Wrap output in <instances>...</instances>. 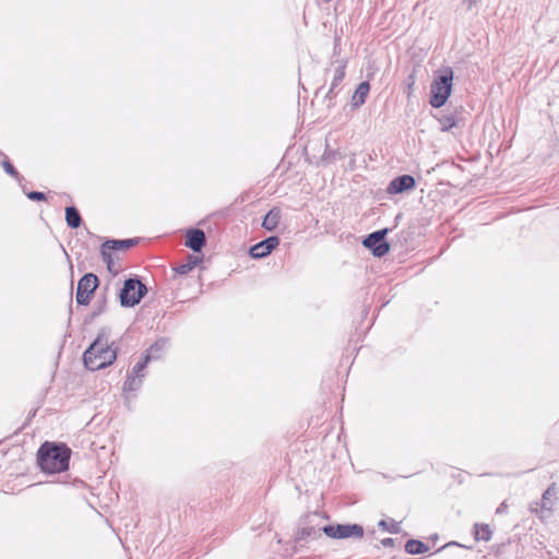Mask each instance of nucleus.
Returning a JSON list of instances; mask_svg holds the SVG:
<instances>
[{
    "instance_id": "26",
    "label": "nucleus",
    "mask_w": 559,
    "mask_h": 559,
    "mask_svg": "<svg viewBox=\"0 0 559 559\" xmlns=\"http://www.w3.org/2000/svg\"><path fill=\"white\" fill-rule=\"evenodd\" d=\"M378 527L381 531L388 532L390 534H399L401 532L400 523L394 521L393 519H391V520H384V519L380 520L378 522Z\"/></svg>"
},
{
    "instance_id": "30",
    "label": "nucleus",
    "mask_w": 559,
    "mask_h": 559,
    "mask_svg": "<svg viewBox=\"0 0 559 559\" xmlns=\"http://www.w3.org/2000/svg\"><path fill=\"white\" fill-rule=\"evenodd\" d=\"M415 82H416V70L414 69L407 75V78L405 80V87H406L405 93L407 94L408 97L413 94Z\"/></svg>"
},
{
    "instance_id": "32",
    "label": "nucleus",
    "mask_w": 559,
    "mask_h": 559,
    "mask_svg": "<svg viewBox=\"0 0 559 559\" xmlns=\"http://www.w3.org/2000/svg\"><path fill=\"white\" fill-rule=\"evenodd\" d=\"M341 40H342L341 35L335 33L334 40H333V58L340 56V53H341V50H342Z\"/></svg>"
},
{
    "instance_id": "14",
    "label": "nucleus",
    "mask_w": 559,
    "mask_h": 559,
    "mask_svg": "<svg viewBox=\"0 0 559 559\" xmlns=\"http://www.w3.org/2000/svg\"><path fill=\"white\" fill-rule=\"evenodd\" d=\"M322 531L320 528H316L314 526H304L297 528V531L294 534V550L296 551V548L302 547L309 540H314L321 537Z\"/></svg>"
},
{
    "instance_id": "35",
    "label": "nucleus",
    "mask_w": 559,
    "mask_h": 559,
    "mask_svg": "<svg viewBox=\"0 0 559 559\" xmlns=\"http://www.w3.org/2000/svg\"><path fill=\"white\" fill-rule=\"evenodd\" d=\"M409 233H406V231H401L400 234L396 235V238L400 242H406L407 241V237H408Z\"/></svg>"
},
{
    "instance_id": "23",
    "label": "nucleus",
    "mask_w": 559,
    "mask_h": 559,
    "mask_svg": "<svg viewBox=\"0 0 559 559\" xmlns=\"http://www.w3.org/2000/svg\"><path fill=\"white\" fill-rule=\"evenodd\" d=\"M472 534L475 540H489V524L488 523H475L472 530Z\"/></svg>"
},
{
    "instance_id": "9",
    "label": "nucleus",
    "mask_w": 559,
    "mask_h": 559,
    "mask_svg": "<svg viewBox=\"0 0 559 559\" xmlns=\"http://www.w3.org/2000/svg\"><path fill=\"white\" fill-rule=\"evenodd\" d=\"M281 243V239L276 235H271L259 242L250 246L248 254L251 259L260 260L266 258L275 250Z\"/></svg>"
},
{
    "instance_id": "41",
    "label": "nucleus",
    "mask_w": 559,
    "mask_h": 559,
    "mask_svg": "<svg viewBox=\"0 0 559 559\" xmlns=\"http://www.w3.org/2000/svg\"><path fill=\"white\" fill-rule=\"evenodd\" d=\"M485 154H489V146L485 150Z\"/></svg>"
},
{
    "instance_id": "3",
    "label": "nucleus",
    "mask_w": 559,
    "mask_h": 559,
    "mask_svg": "<svg viewBox=\"0 0 559 559\" xmlns=\"http://www.w3.org/2000/svg\"><path fill=\"white\" fill-rule=\"evenodd\" d=\"M454 71L449 66L438 69L430 85L429 105L432 108L443 107L453 91Z\"/></svg>"
},
{
    "instance_id": "11",
    "label": "nucleus",
    "mask_w": 559,
    "mask_h": 559,
    "mask_svg": "<svg viewBox=\"0 0 559 559\" xmlns=\"http://www.w3.org/2000/svg\"><path fill=\"white\" fill-rule=\"evenodd\" d=\"M185 236V246L189 248L192 252L201 253L202 250L205 248L206 236L202 229L195 227L187 228Z\"/></svg>"
},
{
    "instance_id": "6",
    "label": "nucleus",
    "mask_w": 559,
    "mask_h": 559,
    "mask_svg": "<svg viewBox=\"0 0 559 559\" xmlns=\"http://www.w3.org/2000/svg\"><path fill=\"white\" fill-rule=\"evenodd\" d=\"M390 231L391 228L388 227L374 230L364 236L361 243L374 258H383L391 249V243L388 240Z\"/></svg>"
},
{
    "instance_id": "1",
    "label": "nucleus",
    "mask_w": 559,
    "mask_h": 559,
    "mask_svg": "<svg viewBox=\"0 0 559 559\" xmlns=\"http://www.w3.org/2000/svg\"><path fill=\"white\" fill-rule=\"evenodd\" d=\"M110 328L103 326L96 337L85 348L82 355L84 367L90 371H99L115 364L120 347L116 342H109Z\"/></svg>"
},
{
    "instance_id": "7",
    "label": "nucleus",
    "mask_w": 559,
    "mask_h": 559,
    "mask_svg": "<svg viewBox=\"0 0 559 559\" xmlns=\"http://www.w3.org/2000/svg\"><path fill=\"white\" fill-rule=\"evenodd\" d=\"M99 284V277L95 273L87 272L83 274L76 286L75 300L78 306H88Z\"/></svg>"
},
{
    "instance_id": "38",
    "label": "nucleus",
    "mask_w": 559,
    "mask_h": 559,
    "mask_svg": "<svg viewBox=\"0 0 559 559\" xmlns=\"http://www.w3.org/2000/svg\"><path fill=\"white\" fill-rule=\"evenodd\" d=\"M401 217H402V213H399V214L395 216V219H394L395 224H397V222H400Z\"/></svg>"
},
{
    "instance_id": "10",
    "label": "nucleus",
    "mask_w": 559,
    "mask_h": 559,
    "mask_svg": "<svg viewBox=\"0 0 559 559\" xmlns=\"http://www.w3.org/2000/svg\"><path fill=\"white\" fill-rule=\"evenodd\" d=\"M335 62H337L338 64L334 70V75H333L331 86L328 90V92L324 94V97H323L324 102H329L328 103L329 108L332 107L331 100L333 98H335V96H336L335 90L342 84V82L344 81L345 75H346L345 70L347 67V59H341V60L336 59Z\"/></svg>"
},
{
    "instance_id": "16",
    "label": "nucleus",
    "mask_w": 559,
    "mask_h": 559,
    "mask_svg": "<svg viewBox=\"0 0 559 559\" xmlns=\"http://www.w3.org/2000/svg\"><path fill=\"white\" fill-rule=\"evenodd\" d=\"M282 218L283 213L281 207L273 206L263 215L261 227L266 231H274L280 227Z\"/></svg>"
},
{
    "instance_id": "25",
    "label": "nucleus",
    "mask_w": 559,
    "mask_h": 559,
    "mask_svg": "<svg viewBox=\"0 0 559 559\" xmlns=\"http://www.w3.org/2000/svg\"><path fill=\"white\" fill-rule=\"evenodd\" d=\"M148 364H150V358H147V355L142 354L139 361L132 367V369L130 371H128V373L144 378L145 377L144 371L147 368Z\"/></svg>"
},
{
    "instance_id": "5",
    "label": "nucleus",
    "mask_w": 559,
    "mask_h": 559,
    "mask_svg": "<svg viewBox=\"0 0 559 559\" xmlns=\"http://www.w3.org/2000/svg\"><path fill=\"white\" fill-rule=\"evenodd\" d=\"M322 533L331 539H361L365 528L359 523H329L321 527Z\"/></svg>"
},
{
    "instance_id": "8",
    "label": "nucleus",
    "mask_w": 559,
    "mask_h": 559,
    "mask_svg": "<svg viewBox=\"0 0 559 559\" xmlns=\"http://www.w3.org/2000/svg\"><path fill=\"white\" fill-rule=\"evenodd\" d=\"M417 187V180L411 174H403L394 177L386 186L385 192L389 195H397L411 192Z\"/></svg>"
},
{
    "instance_id": "31",
    "label": "nucleus",
    "mask_w": 559,
    "mask_h": 559,
    "mask_svg": "<svg viewBox=\"0 0 559 559\" xmlns=\"http://www.w3.org/2000/svg\"><path fill=\"white\" fill-rule=\"evenodd\" d=\"M556 493H557V489H556L555 486L549 487L545 491V493L543 496V509H547V510L550 509V507L548 506V502H549L551 497L556 496Z\"/></svg>"
},
{
    "instance_id": "29",
    "label": "nucleus",
    "mask_w": 559,
    "mask_h": 559,
    "mask_svg": "<svg viewBox=\"0 0 559 559\" xmlns=\"http://www.w3.org/2000/svg\"><path fill=\"white\" fill-rule=\"evenodd\" d=\"M459 120L454 115H444L440 118L441 131H449L454 127H457Z\"/></svg>"
},
{
    "instance_id": "4",
    "label": "nucleus",
    "mask_w": 559,
    "mask_h": 559,
    "mask_svg": "<svg viewBox=\"0 0 559 559\" xmlns=\"http://www.w3.org/2000/svg\"><path fill=\"white\" fill-rule=\"evenodd\" d=\"M147 292V286L143 283L142 277L132 275L123 281L117 296L122 308H133L142 301Z\"/></svg>"
},
{
    "instance_id": "22",
    "label": "nucleus",
    "mask_w": 559,
    "mask_h": 559,
    "mask_svg": "<svg viewBox=\"0 0 559 559\" xmlns=\"http://www.w3.org/2000/svg\"><path fill=\"white\" fill-rule=\"evenodd\" d=\"M404 548L408 555H424L430 549L426 543L416 538H409Z\"/></svg>"
},
{
    "instance_id": "27",
    "label": "nucleus",
    "mask_w": 559,
    "mask_h": 559,
    "mask_svg": "<svg viewBox=\"0 0 559 559\" xmlns=\"http://www.w3.org/2000/svg\"><path fill=\"white\" fill-rule=\"evenodd\" d=\"M99 254H100L103 262L106 264V269L110 273H117L118 271L115 270V263H116L115 254H111L108 250L103 249L102 247L99 248Z\"/></svg>"
},
{
    "instance_id": "37",
    "label": "nucleus",
    "mask_w": 559,
    "mask_h": 559,
    "mask_svg": "<svg viewBox=\"0 0 559 559\" xmlns=\"http://www.w3.org/2000/svg\"><path fill=\"white\" fill-rule=\"evenodd\" d=\"M469 7H472L473 4H475L478 0H465Z\"/></svg>"
},
{
    "instance_id": "42",
    "label": "nucleus",
    "mask_w": 559,
    "mask_h": 559,
    "mask_svg": "<svg viewBox=\"0 0 559 559\" xmlns=\"http://www.w3.org/2000/svg\"><path fill=\"white\" fill-rule=\"evenodd\" d=\"M431 538H432V539H437V538H438V535L436 534V535L431 536Z\"/></svg>"
},
{
    "instance_id": "24",
    "label": "nucleus",
    "mask_w": 559,
    "mask_h": 559,
    "mask_svg": "<svg viewBox=\"0 0 559 559\" xmlns=\"http://www.w3.org/2000/svg\"><path fill=\"white\" fill-rule=\"evenodd\" d=\"M342 158H343V155L338 150H333L330 147V145L328 143L325 144L324 152L321 156V162L324 165L332 164L336 159H342Z\"/></svg>"
},
{
    "instance_id": "18",
    "label": "nucleus",
    "mask_w": 559,
    "mask_h": 559,
    "mask_svg": "<svg viewBox=\"0 0 559 559\" xmlns=\"http://www.w3.org/2000/svg\"><path fill=\"white\" fill-rule=\"evenodd\" d=\"M370 83L368 81H361L355 88L352 96L350 105L354 109L361 107L370 93Z\"/></svg>"
},
{
    "instance_id": "19",
    "label": "nucleus",
    "mask_w": 559,
    "mask_h": 559,
    "mask_svg": "<svg viewBox=\"0 0 559 559\" xmlns=\"http://www.w3.org/2000/svg\"><path fill=\"white\" fill-rule=\"evenodd\" d=\"M0 157H2L0 165L3 168L4 173L11 178H13L19 183V186H22V182H25L24 176L19 173V170L14 167V165L4 152L0 151Z\"/></svg>"
},
{
    "instance_id": "40",
    "label": "nucleus",
    "mask_w": 559,
    "mask_h": 559,
    "mask_svg": "<svg viewBox=\"0 0 559 559\" xmlns=\"http://www.w3.org/2000/svg\"><path fill=\"white\" fill-rule=\"evenodd\" d=\"M367 313H368V310L365 309L364 312H362V316H367Z\"/></svg>"
},
{
    "instance_id": "13",
    "label": "nucleus",
    "mask_w": 559,
    "mask_h": 559,
    "mask_svg": "<svg viewBox=\"0 0 559 559\" xmlns=\"http://www.w3.org/2000/svg\"><path fill=\"white\" fill-rule=\"evenodd\" d=\"M139 242L140 238L138 237L123 239L108 238L100 245V247L114 254L115 252H126Z\"/></svg>"
},
{
    "instance_id": "28",
    "label": "nucleus",
    "mask_w": 559,
    "mask_h": 559,
    "mask_svg": "<svg viewBox=\"0 0 559 559\" xmlns=\"http://www.w3.org/2000/svg\"><path fill=\"white\" fill-rule=\"evenodd\" d=\"M23 193L26 195V198L34 202H45L47 201V194L41 191H28L26 189L25 182H22V186H20Z\"/></svg>"
},
{
    "instance_id": "15",
    "label": "nucleus",
    "mask_w": 559,
    "mask_h": 559,
    "mask_svg": "<svg viewBox=\"0 0 559 559\" xmlns=\"http://www.w3.org/2000/svg\"><path fill=\"white\" fill-rule=\"evenodd\" d=\"M108 290L109 287L105 286L99 293L97 300L94 304L92 312L84 318L85 325L91 324L97 317L106 312L108 305Z\"/></svg>"
},
{
    "instance_id": "17",
    "label": "nucleus",
    "mask_w": 559,
    "mask_h": 559,
    "mask_svg": "<svg viewBox=\"0 0 559 559\" xmlns=\"http://www.w3.org/2000/svg\"><path fill=\"white\" fill-rule=\"evenodd\" d=\"M168 345H169L168 337H158L142 354L147 355V358H150V362H152V361L163 358Z\"/></svg>"
},
{
    "instance_id": "36",
    "label": "nucleus",
    "mask_w": 559,
    "mask_h": 559,
    "mask_svg": "<svg viewBox=\"0 0 559 559\" xmlns=\"http://www.w3.org/2000/svg\"><path fill=\"white\" fill-rule=\"evenodd\" d=\"M323 88H324V85H321L320 87H318L316 91V96H319V94L323 91Z\"/></svg>"
},
{
    "instance_id": "33",
    "label": "nucleus",
    "mask_w": 559,
    "mask_h": 559,
    "mask_svg": "<svg viewBox=\"0 0 559 559\" xmlns=\"http://www.w3.org/2000/svg\"><path fill=\"white\" fill-rule=\"evenodd\" d=\"M380 544L383 546V547H394L395 546V539L392 538V537H385L383 539H381Z\"/></svg>"
},
{
    "instance_id": "2",
    "label": "nucleus",
    "mask_w": 559,
    "mask_h": 559,
    "mask_svg": "<svg viewBox=\"0 0 559 559\" xmlns=\"http://www.w3.org/2000/svg\"><path fill=\"white\" fill-rule=\"evenodd\" d=\"M71 448L64 442L45 441L36 452V465L45 475L61 474L69 469Z\"/></svg>"
},
{
    "instance_id": "12",
    "label": "nucleus",
    "mask_w": 559,
    "mask_h": 559,
    "mask_svg": "<svg viewBox=\"0 0 559 559\" xmlns=\"http://www.w3.org/2000/svg\"><path fill=\"white\" fill-rule=\"evenodd\" d=\"M143 379L144 378H142V377L134 376V374L127 372V377L122 384V392H123L124 404L129 409H131L130 404L132 402V399L135 397V394L134 395H131V394L138 392L142 388Z\"/></svg>"
},
{
    "instance_id": "34",
    "label": "nucleus",
    "mask_w": 559,
    "mask_h": 559,
    "mask_svg": "<svg viewBox=\"0 0 559 559\" xmlns=\"http://www.w3.org/2000/svg\"><path fill=\"white\" fill-rule=\"evenodd\" d=\"M451 546L464 547V545H462V544H460V543H457V542H450V543H448V544L443 545L442 547H440V548L437 550V552H439V551L443 550V549H444V548H447V547H451ZM465 548H467V547L465 546Z\"/></svg>"
},
{
    "instance_id": "21",
    "label": "nucleus",
    "mask_w": 559,
    "mask_h": 559,
    "mask_svg": "<svg viewBox=\"0 0 559 559\" xmlns=\"http://www.w3.org/2000/svg\"><path fill=\"white\" fill-rule=\"evenodd\" d=\"M202 262V258L190 255L188 261L173 266V271L177 275H187L193 271L198 264Z\"/></svg>"
},
{
    "instance_id": "20",
    "label": "nucleus",
    "mask_w": 559,
    "mask_h": 559,
    "mask_svg": "<svg viewBox=\"0 0 559 559\" xmlns=\"http://www.w3.org/2000/svg\"><path fill=\"white\" fill-rule=\"evenodd\" d=\"M64 219L67 226L71 229H78L82 224V216L75 205H69L64 209Z\"/></svg>"
},
{
    "instance_id": "39",
    "label": "nucleus",
    "mask_w": 559,
    "mask_h": 559,
    "mask_svg": "<svg viewBox=\"0 0 559 559\" xmlns=\"http://www.w3.org/2000/svg\"><path fill=\"white\" fill-rule=\"evenodd\" d=\"M35 414H36V411H33L32 413H29V415H28L29 419H31L32 417H34V416H35Z\"/></svg>"
}]
</instances>
